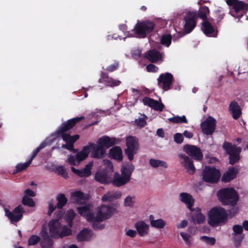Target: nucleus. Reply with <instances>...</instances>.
<instances>
[{
	"label": "nucleus",
	"instance_id": "nucleus-1",
	"mask_svg": "<svg viewBox=\"0 0 248 248\" xmlns=\"http://www.w3.org/2000/svg\"><path fill=\"white\" fill-rule=\"evenodd\" d=\"M219 201L223 206H235L239 201V195L234 188L229 187L219 189L217 194Z\"/></svg>",
	"mask_w": 248,
	"mask_h": 248
},
{
	"label": "nucleus",
	"instance_id": "nucleus-2",
	"mask_svg": "<svg viewBox=\"0 0 248 248\" xmlns=\"http://www.w3.org/2000/svg\"><path fill=\"white\" fill-rule=\"evenodd\" d=\"M228 215L226 211L223 207H215L212 208L209 212L208 224L217 227L224 225L228 221Z\"/></svg>",
	"mask_w": 248,
	"mask_h": 248
},
{
	"label": "nucleus",
	"instance_id": "nucleus-3",
	"mask_svg": "<svg viewBox=\"0 0 248 248\" xmlns=\"http://www.w3.org/2000/svg\"><path fill=\"white\" fill-rule=\"evenodd\" d=\"M107 166L103 170L96 171L94 179L102 184L111 183L113 176V167L110 161L107 160Z\"/></svg>",
	"mask_w": 248,
	"mask_h": 248
},
{
	"label": "nucleus",
	"instance_id": "nucleus-4",
	"mask_svg": "<svg viewBox=\"0 0 248 248\" xmlns=\"http://www.w3.org/2000/svg\"><path fill=\"white\" fill-rule=\"evenodd\" d=\"M222 148L229 155L230 164L232 165L240 160V154L242 151L241 147L236 146L234 144L232 145L230 142L225 141L223 144Z\"/></svg>",
	"mask_w": 248,
	"mask_h": 248
},
{
	"label": "nucleus",
	"instance_id": "nucleus-5",
	"mask_svg": "<svg viewBox=\"0 0 248 248\" xmlns=\"http://www.w3.org/2000/svg\"><path fill=\"white\" fill-rule=\"evenodd\" d=\"M202 176L204 182L216 184L219 181L221 174L218 169L214 167L206 166L202 171Z\"/></svg>",
	"mask_w": 248,
	"mask_h": 248
},
{
	"label": "nucleus",
	"instance_id": "nucleus-6",
	"mask_svg": "<svg viewBox=\"0 0 248 248\" xmlns=\"http://www.w3.org/2000/svg\"><path fill=\"white\" fill-rule=\"evenodd\" d=\"M155 26L154 22L147 20L136 24L134 30L140 38H143L154 31Z\"/></svg>",
	"mask_w": 248,
	"mask_h": 248
},
{
	"label": "nucleus",
	"instance_id": "nucleus-7",
	"mask_svg": "<svg viewBox=\"0 0 248 248\" xmlns=\"http://www.w3.org/2000/svg\"><path fill=\"white\" fill-rule=\"evenodd\" d=\"M126 148L124 149V154L130 161L134 159V156L137 154L139 149V140L133 136H129L126 140Z\"/></svg>",
	"mask_w": 248,
	"mask_h": 248
},
{
	"label": "nucleus",
	"instance_id": "nucleus-8",
	"mask_svg": "<svg viewBox=\"0 0 248 248\" xmlns=\"http://www.w3.org/2000/svg\"><path fill=\"white\" fill-rule=\"evenodd\" d=\"M118 211L113 206L102 204L97 208L96 219L98 221H104L111 217Z\"/></svg>",
	"mask_w": 248,
	"mask_h": 248
},
{
	"label": "nucleus",
	"instance_id": "nucleus-9",
	"mask_svg": "<svg viewBox=\"0 0 248 248\" xmlns=\"http://www.w3.org/2000/svg\"><path fill=\"white\" fill-rule=\"evenodd\" d=\"M55 135L57 138L61 137L63 141L65 142V144L62 145V148L67 149L74 153L77 152V150L74 149V143L79 139L78 134H76L74 136H71L69 133Z\"/></svg>",
	"mask_w": 248,
	"mask_h": 248
},
{
	"label": "nucleus",
	"instance_id": "nucleus-10",
	"mask_svg": "<svg viewBox=\"0 0 248 248\" xmlns=\"http://www.w3.org/2000/svg\"><path fill=\"white\" fill-rule=\"evenodd\" d=\"M83 116L77 117L62 123L55 132V134L67 133L66 132L73 128L78 123L83 120Z\"/></svg>",
	"mask_w": 248,
	"mask_h": 248
},
{
	"label": "nucleus",
	"instance_id": "nucleus-11",
	"mask_svg": "<svg viewBox=\"0 0 248 248\" xmlns=\"http://www.w3.org/2000/svg\"><path fill=\"white\" fill-rule=\"evenodd\" d=\"M197 18L196 12H189L186 14L184 18L185 24L184 27V31L186 33L191 32L196 27Z\"/></svg>",
	"mask_w": 248,
	"mask_h": 248
},
{
	"label": "nucleus",
	"instance_id": "nucleus-12",
	"mask_svg": "<svg viewBox=\"0 0 248 248\" xmlns=\"http://www.w3.org/2000/svg\"><path fill=\"white\" fill-rule=\"evenodd\" d=\"M217 124L216 120L212 116H208L201 124L202 132L206 135H212L215 132Z\"/></svg>",
	"mask_w": 248,
	"mask_h": 248
},
{
	"label": "nucleus",
	"instance_id": "nucleus-13",
	"mask_svg": "<svg viewBox=\"0 0 248 248\" xmlns=\"http://www.w3.org/2000/svg\"><path fill=\"white\" fill-rule=\"evenodd\" d=\"M248 11V4L239 0L232 7L230 13L235 18H240Z\"/></svg>",
	"mask_w": 248,
	"mask_h": 248
},
{
	"label": "nucleus",
	"instance_id": "nucleus-14",
	"mask_svg": "<svg viewBox=\"0 0 248 248\" xmlns=\"http://www.w3.org/2000/svg\"><path fill=\"white\" fill-rule=\"evenodd\" d=\"M5 215L10 220L11 223L17 222L20 220L23 217L24 213L23 208L21 205H18L11 212L7 208L4 209Z\"/></svg>",
	"mask_w": 248,
	"mask_h": 248
},
{
	"label": "nucleus",
	"instance_id": "nucleus-15",
	"mask_svg": "<svg viewBox=\"0 0 248 248\" xmlns=\"http://www.w3.org/2000/svg\"><path fill=\"white\" fill-rule=\"evenodd\" d=\"M173 80V77L171 73L167 72L161 74L157 79L158 84L164 91H168L170 89Z\"/></svg>",
	"mask_w": 248,
	"mask_h": 248
},
{
	"label": "nucleus",
	"instance_id": "nucleus-16",
	"mask_svg": "<svg viewBox=\"0 0 248 248\" xmlns=\"http://www.w3.org/2000/svg\"><path fill=\"white\" fill-rule=\"evenodd\" d=\"M184 151L195 160L201 161L202 159L203 155L201 150L196 146L185 145L184 146Z\"/></svg>",
	"mask_w": 248,
	"mask_h": 248
},
{
	"label": "nucleus",
	"instance_id": "nucleus-17",
	"mask_svg": "<svg viewBox=\"0 0 248 248\" xmlns=\"http://www.w3.org/2000/svg\"><path fill=\"white\" fill-rule=\"evenodd\" d=\"M50 236L53 238H59L62 229V225L58 219H52L48 223Z\"/></svg>",
	"mask_w": 248,
	"mask_h": 248
},
{
	"label": "nucleus",
	"instance_id": "nucleus-18",
	"mask_svg": "<svg viewBox=\"0 0 248 248\" xmlns=\"http://www.w3.org/2000/svg\"><path fill=\"white\" fill-rule=\"evenodd\" d=\"M88 144H93L90 147V151L92 149L91 157L94 158H103L106 154V150L100 144L96 145L93 142H89Z\"/></svg>",
	"mask_w": 248,
	"mask_h": 248
},
{
	"label": "nucleus",
	"instance_id": "nucleus-19",
	"mask_svg": "<svg viewBox=\"0 0 248 248\" xmlns=\"http://www.w3.org/2000/svg\"><path fill=\"white\" fill-rule=\"evenodd\" d=\"M239 172V169L236 167H231L223 173L221 177V181L224 183H228L236 178L237 174Z\"/></svg>",
	"mask_w": 248,
	"mask_h": 248
},
{
	"label": "nucleus",
	"instance_id": "nucleus-20",
	"mask_svg": "<svg viewBox=\"0 0 248 248\" xmlns=\"http://www.w3.org/2000/svg\"><path fill=\"white\" fill-rule=\"evenodd\" d=\"M119 141L115 137H109L108 136H104L97 140V143L100 144L106 150L109 147L117 144Z\"/></svg>",
	"mask_w": 248,
	"mask_h": 248
},
{
	"label": "nucleus",
	"instance_id": "nucleus-21",
	"mask_svg": "<svg viewBox=\"0 0 248 248\" xmlns=\"http://www.w3.org/2000/svg\"><path fill=\"white\" fill-rule=\"evenodd\" d=\"M142 102L144 105H147L157 111H162L164 108L163 103L147 96L142 99Z\"/></svg>",
	"mask_w": 248,
	"mask_h": 248
},
{
	"label": "nucleus",
	"instance_id": "nucleus-22",
	"mask_svg": "<svg viewBox=\"0 0 248 248\" xmlns=\"http://www.w3.org/2000/svg\"><path fill=\"white\" fill-rule=\"evenodd\" d=\"M93 166V162H90L87 164L85 167L81 170L76 169L74 167H71V170L75 174H77L80 177H89L91 175V170Z\"/></svg>",
	"mask_w": 248,
	"mask_h": 248
},
{
	"label": "nucleus",
	"instance_id": "nucleus-23",
	"mask_svg": "<svg viewBox=\"0 0 248 248\" xmlns=\"http://www.w3.org/2000/svg\"><path fill=\"white\" fill-rule=\"evenodd\" d=\"M179 156L183 159V161L181 162L183 166L185 167L190 174H193L195 172V168L193 165V161L189 156L183 154L179 155Z\"/></svg>",
	"mask_w": 248,
	"mask_h": 248
},
{
	"label": "nucleus",
	"instance_id": "nucleus-24",
	"mask_svg": "<svg viewBox=\"0 0 248 248\" xmlns=\"http://www.w3.org/2000/svg\"><path fill=\"white\" fill-rule=\"evenodd\" d=\"M108 156L118 162H121L123 159L122 150L120 146H115L109 149Z\"/></svg>",
	"mask_w": 248,
	"mask_h": 248
},
{
	"label": "nucleus",
	"instance_id": "nucleus-25",
	"mask_svg": "<svg viewBox=\"0 0 248 248\" xmlns=\"http://www.w3.org/2000/svg\"><path fill=\"white\" fill-rule=\"evenodd\" d=\"M191 211L192 212L191 219L194 224H202L204 222L205 216L201 213L200 208L192 209Z\"/></svg>",
	"mask_w": 248,
	"mask_h": 248
},
{
	"label": "nucleus",
	"instance_id": "nucleus-26",
	"mask_svg": "<svg viewBox=\"0 0 248 248\" xmlns=\"http://www.w3.org/2000/svg\"><path fill=\"white\" fill-rule=\"evenodd\" d=\"M130 179L121 174L120 175L118 173L115 172L114 174L113 178H112L111 183L115 186L120 187L124 186L130 181Z\"/></svg>",
	"mask_w": 248,
	"mask_h": 248
},
{
	"label": "nucleus",
	"instance_id": "nucleus-27",
	"mask_svg": "<svg viewBox=\"0 0 248 248\" xmlns=\"http://www.w3.org/2000/svg\"><path fill=\"white\" fill-rule=\"evenodd\" d=\"M202 25L203 31L205 35L210 37L217 36V31L208 20L203 21Z\"/></svg>",
	"mask_w": 248,
	"mask_h": 248
},
{
	"label": "nucleus",
	"instance_id": "nucleus-28",
	"mask_svg": "<svg viewBox=\"0 0 248 248\" xmlns=\"http://www.w3.org/2000/svg\"><path fill=\"white\" fill-rule=\"evenodd\" d=\"M229 110L231 112L234 119H238L242 114L241 109L238 103L235 101L231 102L229 105Z\"/></svg>",
	"mask_w": 248,
	"mask_h": 248
},
{
	"label": "nucleus",
	"instance_id": "nucleus-29",
	"mask_svg": "<svg viewBox=\"0 0 248 248\" xmlns=\"http://www.w3.org/2000/svg\"><path fill=\"white\" fill-rule=\"evenodd\" d=\"M179 197L181 201L185 203L190 210H192L194 203V199L192 196L189 193L183 192L180 193Z\"/></svg>",
	"mask_w": 248,
	"mask_h": 248
},
{
	"label": "nucleus",
	"instance_id": "nucleus-30",
	"mask_svg": "<svg viewBox=\"0 0 248 248\" xmlns=\"http://www.w3.org/2000/svg\"><path fill=\"white\" fill-rule=\"evenodd\" d=\"M92 231L88 228L80 231L77 235V239L78 242L89 241L92 237Z\"/></svg>",
	"mask_w": 248,
	"mask_h": 248
},
{
	"label": "nucleus",
	"instance_id": "nucleus-31",
	"mask_svg": "<svg viewBox=\"0 0 248 248\" xmlns=\"http://www.w3.org/2000/svg\"><path fill=\"white\" fill-rule=\"evenodd\" d=\"M134 170V165L131 162H127L122 165L121 170L122 175L130 180L132 173Z\"/></svg>",
	"mask_w": 248,
	"mask_h": 248
},
{
	"label": "nucleus",
	"instance_id": "nucleus-32",
	"mask_svg": "<svg viewBox=\"0 0 248 248\" xmlns=\"http://www.w3.org/2000/svg\"><path fill=\"white\" fill-rule=\"evenodd\" d=\"M145 57L153 63L156 62L162 58L161 53L155 49L149 50L146 54Z\"/></svg>",
	"mask_w": 248,
	"mask_h": 248
},
{
	"label": "nucleus",
	"instance_id": "nucleus-33",
	"mask_svg": "<svg viewBox=\"0 0 248 248\" xmlns=\"http://www.w3.org/2000/svg\"><path fill=\"white\" fill-rule=\"evenodd\" d=\"M135 227L140 236H143L148 234L149 227L144 221H140L137 222L135 224Z\"/></svg>",
	"mask_w": 248,
	"mask_h": 248
},
{
	"label": "nucleus",
	"instance_id": "nucleus-34",
	"mask_svg": "<svg viewBox=\"0 0 248 248\" xmlns=\"http://www.w3.org/2000/svg\"><path fill=\"white\" fill-rule=\"evenodd\" d=\"M122 196L120 191H116L113 193L108 192L104 194L102 197L103 202H112L114 199H119Z\"/></svg>",
	"mask_w": 248,
	"mask_h": 248
},
{
	"label": "nucleus",
	"instance_id": "nucleus-35",
	"mask_svg": "<svg viewBox=\"0 0 248 248\" xmlns=\"http://www.w3.org/2000/svg\"><path fill=\"white\" fill-rule=\"evenodd\" d=\"M91 145H93V144H88L86 146H84L81 151L77 153L76 155L77 160L78 162H80L88 157L90 153V147Z\"/></svg>",
	"mask_w": 248,
	"mask_h": 248
},
{
	"label": "nucleus",
	"instance_id": "nucleus-36",
	"mask_svg": "<svg viewBox=\"0 0 248 248\" xmlns=\"http://www.w3.org/2000/svg\"><path fill=\"white\" fill-rule=\"evenodd\" d=\"M151 226L156 229H162L165 226V222L162 219H154V216L151 215L149 217Z\"/></svg>",
	"mask_w": 248,
	"mask_h": 248
},
{
	"label": "nucleus",
	"instance_id": "nucleus-37",
	"mask_svg": "<svg viewBox=\"0 0 248 248\" xmlns=\"http://www.w3.org/2000/svg\"><path fill=\"white\" fill-rule=\"evenodd\" d=\"M72 200L75 203H79L85 201L86 198L84 194L80 191H77L71 193Z\"/></svg>",
	"mask_w": 248,
	"mask_h": 248
},
{
	"label": "nucleus",
	"instance_id": "nucleus-38",
	"mask_svg": "<svg viewBox=\"0 0 248 248\" xmlns=\"http://www.w3.org/2000/svg\"><path fill=\"white\" fill-rule=\"evenodd\" d=\"M210 10L206 6L201 7L197 14L198 17L202 19L203 21L207 20V16L209 14Z\"/></svg>",
	"mask_w": 248,
	"mask_h": 248
},
{
	"label": "nucleus",
	"instance_id": "nucleus-39",
	"mask_svg": "<svg viewBox=\"0 0 248 248\" xmlns=\"http://www.w3.org/2000/svg\"><path fill=\"white\" fill-rule=\"evenodd\" d=\"M56 200L58 202L57 208L60 209H62L66 205L68 201L65 195L62 193L58 194Z\"/></svg>",
	"mask_w": 248,
	"mask_h": 248
},
{
	"label": "nucleus",
	"instance_id": "nucleus-40",
	"mask_svg": "<svg viewBox=\"0 0 248 248\" xmlns=\"http://www.w3.org/2000/svg\"><path fill=\"white\" fill-rule=\"evenodd\" d=\"M40 235L43 239L46 242L47 246L46 248H51L53 245V241L49 236L46 228L43 227L41 232Z\"/></svg>",
	"mask_w": 248,
	"mask_h": 248
},
{
	"label": "nucleus",
	"instance_id": "nucleus-41",
	"mask_svg": "<svg viewBox=\"0 0 248 248\" xmlns=\"http://www.w3.org/2000/svg\"><path fill=\"white\" fill-rule=\"evenodd\" d=\"M149 164L153 168H156L158 167H162L164 168H167L168 167V165L165 161L153 158L149 160Z\"/></svg>",
	"mask_w": 248,
	"mask_h": 248
},
{
	"label": "nucleus",
	"instance_id": "nucleus-42",
	"mask_svg": "<svg viewBox=\"0 0 248 248\" xmlns=\"http://www.w3.org/2000/svg\"><path fill=\"white\" fill-rule=\"evenodd\" d=\"M168 121L173 124H187L188 120L185 115L182 116H175L168 119Z\"/></svg>",
	"mask_w": 248,
	"mask_h": 248
},
{
	"label": "nucleus",
	"instance_id": "nucleus-43",
	"mask_svg": "<svg viewBox=\"0 0 248 248\" xmlns=\"http://www.w3.org/2000/svg\"><path fill=\"white\" fill-rule=\"evenodd\" d=\"M172 36L170 34H165L162 35L160 39V43L163 46L169 47L171 43Z\"/></svg>",
	"mask_w": 248,
	"mask_h": 248
},
{
	"label": "nucleus",
	"instance_id": "nucleus-44",
	"mask_svg": "<svg viewBox=\"0 0 248 248\" xmlns=\"http://www.w3.org/2000/svg\"><path fill=\"white\" fill-rule=\"evenodd\" d=\"M30 164L31 163L29 161H27L24 163H19L17 164L16 167V169L14 170L13 173L16 174L26 169L30 165Z\"/></svg>",
	"mask_w": 248,
	"mask_h": 248
},
{
	"label": "nucleus",
	"instance_id": "nucleus-45",
	"mask_svg": "<svg viewBox=\"0 0 248 248\" xmlns=\"http://www.w3.org/2000/svg\"><path fill=\"white\" fill-rule=\"evenodd\" d=\"M46 145V142H42L40 145L32 152L31 154V156L28 161L31 164L32 160L36 157L38 153L40 152V151L44 148Z\"/></svg>",
	"mask_w": 248,
	"mask_h": 248
},
{
	"label": "nucleus",
	"instance_id": "nucleus-46",
	"mask_svg": "<svg viewBox=\"0 0 248 248\" xmlns=\"http://www.w3.org/2000/svg\"><path fill=\"white\" fill-rule=\"evenodd\" d=\"M41 240L40 236L37 235L32 234L30 236L28 240V245L29 246H33L37 244Z\"/></svg>",
	"mask_w": 248,
	"mask_h": 248
},
{
	"label": "nucleus",
	"instance_id": "nucleus-47",
	"mask_svg": "<svg viewBox=\"0 0 248 248\" xmlns=\"http://www.w3.org/2000/svg\"><path fill=\"white\" fill-rule=\"evenodd\" d=\"M72 234V230L68 228L66 226H64L59 234V238H63L65 236L71 235Z\"/></svg>",
	"mask_w": 248,
	"mask_h": 248
},
{
	"label": "nucleus",
	"instance_id": "nucleus-48",
	"mask_svg": "<svg viewBox=\"0 0 248 248\" xmlns=\"http://www.w3.org/2000/svg\"><path fill=\"white\" fill-rule=\"evenodd\" d=\"M22 202L24 205H27L31 207L34 206L35 204L32 199L28 197L27 195L24 196Z\"/></svg>",
	"mask_w": 248,
	"mask_h": 248
},
{
	"label": "nucleus",
	"instance_id": "nucleus-49",
	"mask_svg": "<svg viewBox=\"0 0 248 248\" xmlns=\"http://www.w3.org/2000/svg\"><path fill=\"white\" fill-rule=\"evenodd\" d=\"M76 209L78 214L81 216L84 217L90 211V207L89 205H84L83 206L78 207Z\"/></svg>",
	"mask_w": 248,
	"mask_h": 248
},
{
	"label": "nucleus",
	"instance_id": "nucleus-50",
	"mask_svg": "<svg viewBox=\"0 0 248 248\" xmlns=\"http://www.w3.org/2000/svg\"><path fill=\"white\" fill-rule=\"evenodd\" d=\"M200 240L211 246L214 245L216 243V239L214 237H210L205 235L201 236Z\"/></svg>",
	"mask_w": 248,
	"mask_h": 248
},
{
	"label": "nucleus",
	"instance_id": "nucleus-51",
	"mask_svg": "<svg viewBox=\"0 0 248 248\" xmlns=\"http://www.w3.org/2000/svg\"><path fill=\"white\" fill-rule=\"evenodd\" d=\"M87 220L91 223L93 222L94 221H98L96 219V216L94 217V215L93 212H91L90 210L84 216Z\"/></svg>",
	"mask_w": 248,
	"mask_h": 248
},
{
	"label": "nucleus",
	"instance_id": "nucleus-52",
	"mask_svg": "<svg viewBox=\"0 0 248 248\" xmlns=\"http://www.w3.org/2000/svg\"><path fill=\"white\" fill-rule=\"evenodd\" d=\"M232 231L233 235H236L242 233L243 231V227L240 225H234L232 227Z\"/></svg>",
	"mask_w": 248,
	"mask_h": 248
},
{
	"label": "nucleus",
	"instance_id": "nucleus-53",
	"mask_svg": "<svg viewBox=\"0 0 248 248\" xmlns=\"http://www.w3.org/2000/svg\"><path fill=\"white\" fill-rule=\"evenodd\" d=\"M180 235L185 241V243L186 244V245H187L189 247H191V243L190 240H189V235H188L186 233L182 232H180Z\"/></svg>",
	"mask_w": 248,
	"mask_h": 248
},
{
	"label": "nucleus",
	"instance_id": "nucleus-54",
	"mask_svg": "<svg viewBox=\"0 0 248 248\" xmlns=\"http://www.w3.org/2000/svg\"><path fill=\"white\" fill-rule=\"evenodd\" d=\"M173 138L174 141L178 144L182 143L184 140V137L182 134L180 133H177L174 134Z\"/></svg>",
	"mask_w": 248,
	"mask_h": 248
},
{
	"label": "nucleus",
	"instance_id": "nucleus-55",
	"mask_svg": "<svg viewBox=\"0 0 248 248\" xmlns=\"http://www.w3.org/2000/svg\"><path fill=\"white\" fill-rule=\"evenodd\" d=\"M135 122L136 125L139 126L140 127H144L147 124L146 121L143 118H139L136 119Z\"/></svg>",
	"mask_w": 248,
	"mask_h": 248
},
{
	"label": "nucleus",
	"instance_id": "nucleus-56",
	"mask_svg": "<svg viewBox=\"0 0 248 248\" xmlns=\"http://www.w3.org/2000/svg\"><path fill=\"white\" fill-rule=\"evenodd\" d=\"M101 221H94L93 222V227L94 230H102L105 228L104 224H100Z\"/></svg>",
	"mask_w": 248,
	"mask_h": 248
},
{
	"label": "nucleus",
	"instance_id": "nucleus-57",
	"mask_svg": "<svg viewBox=\"0 0 248 248\" xmlns=\"http://www.w3.org/2000/svg\"><path fill=\"white\" fill-rule=\"evenodd\" d=\"M133 198L130 196H127L124 200V204L125 206L132 207L134 205L133 202L132 201Z\"/></svg>",
	"mask_w": 248,
	"mask_h": 248
},
{
	"label": "nucleus",
	"instance_id": "nucleus-58",
	"mask_svg": "<svg viewBox=\"0 0 248 248\" xmlns=\"http://www.w3.org/2000/svg\"><path fill=\"white\" fill-rule=\"evenodd\" d=\"M146 69L149 72H156L158 68L153 64H149L146 66Z\"/></svg>",
	"mask_w": 248,
	"mask_h": 248
},
{
	"label": "nucleus",
	"instance_id": "nucleus-59",
	"mask_svg": "<svg viewBox=\"0 0 248 248\" xmlns=\"http://www.w3.org/2000/svg\"><path fill=\"white\" fill-rule=\"evenodd\" d=\"M118 62H115L113 64L108 66L106 68V70L109 72H113L118 69Z\"/></svg>",
	"mask_w": 248,
	"mask_h": 248
},
{
	"label": "nucleus",
	"instance_id": "nucleus-60",
	"mask_svg": "<svg viewBox=\"0 0 248 248\" xmlns=\"http://www.w3.org/2000/svg\"><path fill=\"white\" fill-rule=\"evenodd\" d=\"M101 79L104 81L108 83H110L111 81L112 80V78H109L108 75L105 72H102Z\"/></svg>",
	"mask_w": 248,
	"mask_h": 248
},
{
	"label": "nucleus",
	"instance_id": "nucleus-61",
	"mask_svg": "<svg viewBox=\"0 0 248 248\" xmlns=\"http://www.w3.org/2000/svg\"><path fill=\"white\" fill-rule=\"evenodd\" d=\"M75 217V213L73 210H70L65 215L66 220H73Z\"/></svg>",
	"mask_w": 248,
	"mask_h": 248
},
{
	"label": "nucleus",
	"instance_id": "nucleus-62",
	"mask_svg": "<svg viewBox=\"0 0 248 248\" xmlns=\"http://www.w3.org/2000/svg\"><path fill=\"white\" fill-rule=\"evenodd\" d=\"M132 57L136 59H138L141 57V51L139 49H135L133 51Z\"/></svg>",
	"mask_w": 248,
	"mask_h": 248
},
{
	"label": "nucleus",
	"instance_id": "nucleus-63",
	"mask_svg": "<svg viewBox=\"0 0 248 248\" xmlns=\"http://www.w3.org/2000/svg\"><path fill=\"white\" fill-rule=\"evenodd\" d=\"M56 170L59 174L62 175L63 177L65 176V174L66 173V170L63 166H61L58 167L57 168Z\"/></svg>",
	"mask_w": 248,
	"mask_h": 248
},
{
	"label": "nucleus",
	"instance_id": "nucleus-64",
	"mask_svg": "<svg viewBox=\"0 0 248 248\" xmlns=\"http://www.w3.org/2000/svg\"><path fill=\"white\" fill-rule=\"evenodd\" d=\"M77 160V156L70 155L68 158V163L71 165H75L76 164V161Z\"/></svg>",
	"mask_w": 248,
	"mask_h": 248
}]
</instances>
